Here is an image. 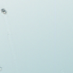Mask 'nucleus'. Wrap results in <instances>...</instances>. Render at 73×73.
Here are the masks:
<instances>
[{
  "label": "nucleus",
  "mask_w": 73,
  "mask_h": 73,
  "mask_svg": "<svg viewBox=\"0 0 73 73\" xmlns=\"http://www.w3.org/2000/svg\"><path fill=\"white\" fill-rule=\"evenodd\" d=\"M2 12H5V13H6V11H5V10H4V9H2Z\"/></svg>",
  "instance_id": "nucleus-1"
}]
</instances>
